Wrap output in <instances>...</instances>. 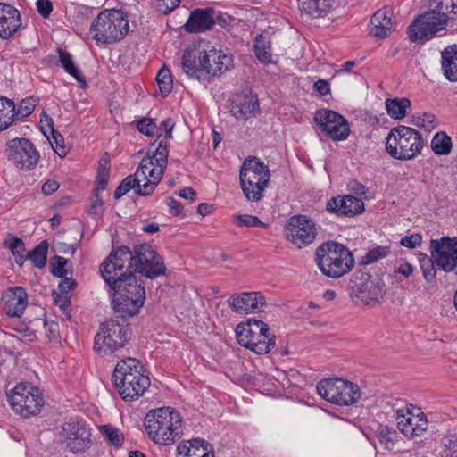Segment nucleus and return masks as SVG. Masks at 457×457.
Here are the masks:
<instances>
[{
	"instance_id": "1",
	"label": "nucleus",
	"mask_w": 457,
	"mask_h": 457,
	"mask_svg": "<svg viewBox=\"0 0 457 457\" xmlns=\"http://www.w3.org/2000/svg\"><path fill=\"white\" fill-rule=\"evenodd\" d=\"M112 293V308L122 318L138 313L145 300L144 281L135 273L120 275L118 279L106 283Z\"/></svg>"
},
{
	"instance_id": "2",
	"label": "nucleus",
	"mask_w": 457,
	"mask_h": 457,
	"mask_svg": "<svg viewBox=\"0 0 457 457\" xmlns=\"http://www.w3.org/2000/svg\"><path fill=\"white\" fill-rule=\"evenodd\" d=\"M181 65L187 76L199 81H209L232 66V57L214 47L200 51L197 56L193 51L187 50L182 55Z\"/></svg>"
},
{
	"instance_id": "3",
	"label": "nucleus",
	"mask_w": 457,
	"mask_h": 457,
	"mask_svg": "<svg viewBox=\"0 0 457 457\" xmlns=\"http://www.w3.org/2000/svg\"><path fill=\"white\" fill-rule=\"evenodd\" d=\"M149 437L162 445H170L182 436V418L172 407H162L147 412L144 421Z\"/></svg>"
},
{
	"instance_id": "4",
	"label": "nucleus",
	"mask_w": 457,
	"mask_h": 457,
	"mask_svg": "<svg viewBox=\"0 0 457 457\" xmlns=\"http://www.w3.org/2000/svg\"><path fill=\"white\" fill-rule=\"evenodd\" d=\"M161 136L162 134L149 146L147 156L141 160L139 166L134 173L135 177L142 184L137 190L138 195L148 196L154 193L167 166L169 152L166 144L163 140H161L155 147V143L160 139Z\"/></svg>"
},
{
	"instance_id": "5",
	"label": "nucleus",
	"mask_w": 457,
	"mask_h": 457,
	"mask_svg": "<svg viewBox=\"0 0 457 457\" xmlns=\"http://www.w3.org/2000/svg\"><path fill=\"white\" fill-rule=\"evenodd\" d=\"M112 379L120 395L126 401H133L142 395L150 386L144 367L136 358H126L119 361L114 369Z\"/></svg>"
},
{
	"instance_id": "6",
	"label": "nucleus",
	"mask_w": 457,
	"mask_h": 457,
	"mask_svg": "<svg viewBox=\"0 0 457 457\" xmlns=\"http://www.w3.org/2000/svg\"><path fill=\"white\" fill-rule=\"evenodd\" d=\"M315 262L323 275L339 278L349 273L355 263L349 249L336 241L322 243L315 251Z\"/></svg>"
},
{
	"instance_id": "7",
	"label": "nucleus",
	"mask_w": 457,
	"mask_h": 457,
	"mask_svg": "<svg viewBox=\"0 0 457 457\" xmlns=\"http://www.w3.org/2000/svg\"><path fill=\"white\" fill-rule=\"evenodd\" d=\"M424 146L421 134L407 126L390 129L386 139V151L394 159L409 161L420 154Z\"/></svg>"
},
{
	"instance_id": "8",
	"label": "nucleus",
	"mask_w": 457,
	"mask_h": 457,
	"mask_svg": "<svg viewBox=\"0 0 457 457\" xmlns=\"http://www.w3.org/2000/svg\"><path fill=\"white\" fill-rule=\"evenodd\" d=\"M112 318L99 327L95 337L94 350L102 355H109L122 348L131 337V328L125 318Z\"/></svg>"
},
{
	"instance_id": "9",
	"label": "nucleus",
	"mask_w": 457,
	"mask_h": 457,
	"mask_svg": "<svg viewBox=\"0 0 457 457\" xmlns=\"http://www.w3.org/2000/svg\"><path fill=\"white\" fill-rule=\"evenodd\" d=\"M93 38L103 44H113L122 40L129 31V21L120 10L101 12L90 28Z\"/></svg>"
},
{
	"instance_id": "10",
	"label": "nucleus",
	"mask_w": 457,
	"mask_h": 457,
	"mask_svg": "<svg viewBox=\"0 0 457 457\" xmlns=\"http://www.w3.org/2000/svg\"><path fill=\"white\" fill-rule=\"evenodd\" d=\"M270 178L268 166L257 157H247L240 169V186L247 200L260 201Z\"/></svg>"
},
{
	"instance_id": "11",
	"label": "nucleus",
	"mask_w": 457,
	"mask_h": 457,
	"mask_svg": "<svg viewBox=\"0 0 457 457\" xmlns=\"http://www.w3.org/2000/svg\"><path fill=\"white\" fill-rule=\"evenodd\" d=\"M239 345L257 354L268 353L275 346V337L270 336L269 326L259 320H248L236 328Z\"/></svg>"
},
{
	"instance_id": "12",
	"label": "nucleus",
	"mask_w": 457,
	"mask_h": 457,
	"mask_svg": "<svg viewBox=\"0 0 457 457\" xmlns=\"http://www.w3.org/2000/svg\"><path fill=\"white\" fill-rule=\"evenodd\" d=\"M7 397L13 411L23 418L37 415L44 405L39 389L28 383L18 384Z\"/></svg>"
},
{
	"instance_id": "13",
	"label": "nucleus",
	"mask_w": 457,
	"mask_h": 457,
	"mask_svg": "<svg viewBox=\"0 0 457 457\" xmlns=\"http://www.w3.org/2000/svg\"><path fill=\"white\" fill-rule=\"evenodd\" d=\"M350 285L351 296L359 298L368 306L377 304L386 293L385 285L378 275L373 276L361 270L353 274Z\"/></svg>"
},
{
	"instance_id": "14",
	"label": "nucleus",
	"mask_w": 457,
	"mask_h": 457,
	"mask_svg": "<svg viewBox=\"0 0 457 457\" xmlns=\"http://www.w3.org/2000/svg\"><path fill=\"white\" fill-rule=\"evenodd\" d=\"M316 389L323 399L337 405H350L360 398L358 386L342 378L321 380Z\"/></svg>"
},
{
	"instance_id": "15",
	"label": "nucleus",
	"mask_w": 457,
	"mask_h": 457,
	"mask_svg": "<svg viewBox=\"0 0 457 457\" xmlns=\"http://www.w3.org/2000/svg\"><path fill=\"white\" fill-rule=\"evenodd\" d=\"M438 12L436 6L424 14L420 15L408 29L409 37L412 42H422L435 36L445 28L448 12Z\"/></svg>"
},
{
	"instance_id": "16",
	"label": "nucleus",
	"mask_w": 457,
	"mask_h": 457,
	"mask_svg": "<svg viewBox=\"0 0 457 457\" xmlns=\"http://www.w3.org/2000/svg\"><path fill=\"white\" fill-rule=\"evenodd\" d=\"M133 256L134 273H140L150 279L165 275L166 266L162 257L151 245H136L133 249Z\"/></svg>"
},
{
	"instance_id": "17",
	"label": "nucleus",
	"mask_w": 457,
	"mask_h": 457,
	"mask_svg": "<svg viewBox=\"0 0 457 457\" xmlns=\"http://www.w3.org/2000/svg\"><path fill=\"white\" fill-rule=\"evenodd\" d=\"M133 260V251L128 246L112 249L99 268L104 281L110 283L121 274L134 273Z\"/></svg>"
},
{
	"instance_id": "18",
	"label": "nucleus",
	"mask_w": 457,
	"mask_h": 457,
	"mask_svg": "<svg viewBox=\"0 0 457 457\" xmlns=\"http://www.w3.org/2000/svg\"><path fill=\"white\" fill-rule=\"evenodd\" d=\"M7 159L21 170H33L38 163L39 154L30 140L13 138L6 143Z\"/></svg>"
},
{
	"instance_id": "19",
	"label": "nucleus",
	"mask_w": 457,
	"mask_h": 457,
	"mask_svg": "<svg viewBox=\"0 0 457 457\" xmlns=\"http://www.w3.org/2000/svg\"><path fill=\"white\" fill-rule=\"evenodd\" d=\"M313 119L320 130L334 141L344 140L350 134L347 120L337 112L321 109L315 112Z\"/></svg>"
},
{
	"instance_id": "20",
	"label": "nucleus",
	"mask_w": 457,
	"mask_h": 457,
	"mask_svg": "<svg viewBox=\"0 0 457 457\" xmlns=\"http://www.w3.org/2000/svg\"><path fill=\"white\" fill-rule=\"evenodd\" d=\"M285 235L287 240L301 248L314 241L317 231L312 220L305 215H295L286 223Z\"/></svg>"
},
{
	"instance_id": "21",
	"label": "nucleus",
	"mask_w": 457,
	"mask_h": 457,
	"mask_svg": "<svg viewBox=\"0 0 457 457\" xmlns=\"http://www.w3.org/2000/svg\"><path fill=\"white\" fill-rule=\"evenodd\" d=\"M430 253L438 269L450 272L457 265V237H443L431 239Z\"/></svg>"
},
{
	"instance_id": "22",
	"label": "nucleus",
	"mask_w": 457,
	"mask_h": 457,
	"mask_svg": "<svg viewBox=\"0 0 457 457\" xmlns=\"http://www.w3.org/2000/svg\"><path fill=\"white\" fill-rule=\"evenodd\" d=\"M60 436L62 443L74 453L84 452L90 445V432L84 422H66Z\"/></svg>"
},
{
	"instance_id": "23",
	"label": "nucleus",
	"mask_w": 457,
	"mask_h": 457,
	"mask_svg": "<svg viewBox=\"0 0 457 457\" xmlns=\"http://www.w3.org/2000/svg\"><path fill=\"white\" fill-rule=\"evenodd\" d=\"M3 311L9 317H21L28 305V294L21 287H8L2 295Z\"/></svg>"
},
{
	"instance_id": "24",
	"label": "nucleus",
	"mask_w": 457,
	"mask_h": 457,
	"mask_svg": "<svg viewBox=\"0 0 457 457\" xmlns=\"http://www.w3.org/2000/svg\"><path fill=\"white\" fill-rule=\"evenodd\" d=\"M326 210L338 216L353 217L363 212L364 203L353 195H338L327 202Z\"/></svg>"
},
{
	"instance_id": "25",
	"label": "nucleus",
	"mask_w": 457,
	"mask_h": 457,
	"mask_svg": "<svg viewBox=\"0 0 457 457\" xmlns=\"http://www.w3.org/2000/svg\"><path fill=\"white\" fill-rule=\"evenodd\" d=\"M228 303L237 313H248L260 310L265 304V297L261 292H245L231 295Z\"/></svg>"
},
{
	"instance_id": "26",
	"label": "nucleus",
	"mask_w": 457,
	"mask_h": 457,
	"mask_svg": "<svg viewBox=\"0 0 457 457\" xmlns=\"http://www.w3.org/2000/svg\"><path fill=\"white\" fill-rule=\"evenodd\" d=\"M259 111V101L251 93L238 95L230 103V112L237 120L245 121L256 115Z\"/></svg>"
},
{
	"instance_id": "27",
	"label": "nucleus",
	"mask_w": 457,
	"mask_h": 457,
	"mask_svg": "<svg viewBox=\"0 0 457 457\" xmlns=\"http://www.w3.org/2000/svg\"><path fill=\"white\" fill-rule=\"evenodd\" d=\"M20 12L12 5L0 2V37L11 38L21 28Z\"/></svg>"
},
{
	"instance_id": "28",
	"label": "nucleus",
	"mask_w": 457,
	"mask_h": 457,
	"mask_svg": "<svg viewBox=\"0 0 457 457\" xmlns=\"http://www.w3.org/2000/svg\"><path fill=\"white\" fill-rule=\"evenodd\" d=\"M215 24V10L212 7L195 9L190 12L184 29L189 33H199L211 29Z\"/></svg>"
},
{
	"instance_id": "29",
	"label": "nucleus",
	"mask_w": 457,
	"mask_h": 457,
	"mask_svg": "<svg viewBox=\"0 0 457 457\" xmlns=\"http://www.w3.org/2000/svg\"><path fill=\"white\" fill-rule=\"evenodd\" d=\"M393 13L386 8L378 10L370 19V32L377 37H386L395 29Z\"/></svg>"
},
{
	"instance_id": "30",
	"label": "nucleus",
	"mask_w": 457,
	"mask_h": 457,
	"mask_svg": "<svg viewBox=\"0 0 457 457\" xmlns=\"http://www.w3.org/2000/svg\"><path fill=\"white\" fill-rule=\"evenodd\" d=\"M187 444H179L177 447L179 455L183 457H214L212 446L203 439L195 438Z\"/></svg>"
},
{
	"instance_id": "31",
	"label": "nucleus",
	"mask_w": 457,
	"mask_h": 457,
	"mask_svg": "<svg viewBox=\"0 0 457 457\" xmlns=\"http://www.w3.org/2000/svg\"><path fill=\"white\" fill-rule=\"evenodd\" d=\"M441 66L445 77L451 82H457V45L445 47L441 52Z\"/></svg>"
},
{
	"instance_id": "32",
	"label": "nucleus",
	"mask_w": 457,
	"mask_h": 457,
	"mask_svg": "<svg viewBox=\"0 0 457 457\" xmlns=\"http://www.w3.org/2000/svg\"><path fill=\"white\" fill-rule=\"evenodd\" d=\"M335 0H298L301 12L312 18H320L327 15Z\"/></svg>"
},
{
	"instance_id": "33",
	"label": "nucleus",
	"mask_w": 457,
	"mask_h": 457,
	"mask_svg": "<svg viewBox=\"0 0 457 457\" xmlns=\"http://www.w3.org/2000/svg\"><path fill=\"white\" fill-rule=\"evenodd\" d=\"M398 422L400 429L407 436H420L428 428V420L425 418L424 413H420L417 416H411L405 418Z\"/></svg>"
},
{
	"instance_id": "34",
	"label": "nucleus",
	"mask_w": 457,
	"mask_h": 457,
	"mask_svg": "<svg viewBox=\"0 0 457 457\" xmlns=\"http://www.w3.org/2000/svg\"><path fill=\"white\" fill-rule=\"evenodd\" d=\"M57 53L59 54V62L65 71L74 77L83 87H86L87 82L79 70L75 66L71 54L61 48H57Z\"/></svg>"
},
{
	"instance_id": "35",
	"label": "nucleus",
	"mask_w": 457,
	"mask_h": 457,
	"mask_svg": "<svg viewBox=\"0 0 457 457\" xmlns=\"http://www.w3.org/2000/svg\"><path fill=\"white\" fill-rule=\"evenodd\" d=\"M253 51L257 59L262 63L271 62V46L269 37L259 34L255 37Z\"/></svg>"
},
{
	"instance_id": "36",
	"label": "nucleus",
	"mask_w": 457,
	"mask_h": 457,
	"mask_svg": "<svg viewBox=\"0 0 457 457\" xmlns=\"http://www.w3.org/2000/svg\"><path fill=\"white\" fill-rule=\"evenodd\" d=\"M15 104L6 97H0V131L6 129L14 120Z\"/></svg>"
},
{
	"instance_id": "37",
	"label": "nucleus",
	"mask_w": 457,
	"mask_h": 457,
	"mask_svg": "<svg viewBox=\"0 0 457 457\" xmlns=\"http://www.w3.org/2000/svg\"><path fill=\"white\" fill-rule=\"evenodd\" d=\"M3 245L8 248L15 256V262L19 266H22L26 255H24L25 245L21 238L8 234L7 238L3 242Z\"/></svg>"
},
{
	"instance_id": "38",
	"label": "nucleus",
	"mask_w": 457,
	"mask_h": 457,
	"mask_svg": "<svg viewBox=\"0 0 457 457\" xmlns=\"http://www.w3.org/2000/svg\"><path fill=\"white\" fill-rule=\"evenodd\" d=\"M386 108L390 117L394 119H403L406 114V109L411 105L407 98H394L386 100Z\"/></svg>"
},
{
	"instance_id": "39",
	"label": "nucleus",
	"mask_w": 457,
	"mask_h": 457,
	"mask_svg": "<svg viewBox=\"0 0 457 457\" xmlns=\"http://www.w3.org/2000/svg\"><path fill=\"white\" fill-rule=\"evenodd\" d=\"M374 433L378 443L384 446V448L388 450L393 449L397 438V432L395 429L379 424Z\"/></svg>"
},
{
	"instance_id": "40",
	"label": "nucleus",
	"mask_w": 457,
	"mask_h": 457,
	"mask_svg": "<svg viewBox=\"0 0 457 457\" xmlns=\"http://www.w3.org/2000/svg\"><path fill=\"white\" fill-rule=\"evenodd\" d=\"M48 250V243L46 240L41 241L32 251L26 254V259L32 262L35 267L42 269L46 266Z\"/></svg>"
},
{
	"instance_id": "41",
	"label": "nucleus",
	"mask_w": 457,
	"mask_h": 457,
	"mask_svg": "<svg viewBox=\"0 0 457 457\" xmlns=\"http://www.w3.org/2000/svg\"><path fill=\"white\" fill-rule=\"evenodd\" d=\"M431 148L436 154H447L452 148V140L445 132L436 133L432 141Z\"/></svg>"
},
{
	"instance_id": "42",
	"label": "nucleus",
	"mask_w": 457,
	"mask_h": 457,
	"mask_svg": "<svg viewBox=\"0 0 457 457\" xmlns=\"http://www.w3.org/2000/svg\"><path fill=\"white\" fill-rule=\"evenodd\" d=\"M156 82L162 96H167L173 88L170 71L167 67L160 69L156 75Z\"/></svg>"
},
{
	"instance_id": "43",
	"label": "nucleus",
	"mask_w": 457,
	"mask_h": 457,
	"mask_svg": "<svg viewBox=\"0 0 457 457\" xmlns=\"http://www.w3.org/2000/svg\"><path fill=\"white\" fill-rule=\"evenodd\" d=\"M140 186H142V184L137 180L134 174L129 175L124 178L120 184L116 187L113 196L115 199H120L130 189H134L135 193L137 195V190Z\"/></svg>"
},
{
	"instance_id": "44",
	"label": "nucleus",
	"mask_w": 457,
	"mask_h": 457,
	"mask_svg": "<svg viewBox=\"0 0 457 457\" xmlns=\"http://www.w3.org/2000/svg\"><path fill=\"white\" fill-rule=\"evenodd\" d=\"M420 265L422 270L423 277L428 283H433L436 278V262L434 258L428 256L427 254H421L420 257Z\"/></svg>"
},
{
	"instance_id": "45",
	"label": "nucleus",
	"mask_w": 457,
	"mask_h": 457,
	"mask_svg": "<svg viewBox=\"0 0 457 457\" xmlns=\"http://www.w3.org/2000/svg\"><path fill=\"white\" fill-rule=\"evenodd\" d=\"M100 430L112 445L116 447L121 446L124 437L118 428H113L111 425H104L100 428Z\"/></svg>"
},
{
	"instance_id": "46",
	"label": "nucleus",
	"mask_w": 457,
	"mask_h": 457,
	"mask_svg": "<svg viewBox=\"0 0 457 457\" xmlns=\"http://www.w3.org/2000/svg\"><path fill=\"white\" fill-rule=\"evenodd\" d=\"M443 457H457V435H448L443 438Z\"/></svg>"
},
{
	"instance_id": "47",
	"label": "nucleus",
	"mask_w": 457,
	"mask_h": 457,
	"mask_svg": "<svg viewBox=\"0 0 457 457\" xmlns=\"http://www.w3.org/2000/svg\"><path fill=\"white\" fill-rule=\"evenodd\" d=\"M233 218L236 220L237 226L240 227H267V224L263 223L258 219V217L253 215H235Z\"/></svg>"
},
{
	"instance_id": "48",
	"label": "nucleus",
	"mask_w": 457,
	"mask_h": 457,
	"mask_svg": "<svg viewBox=\"0 0 457 457\" xmlns=\"http://www.w3.org/2000/svg\"><path fill=\"white\" fill-rule=\"evenodd\" d=\"M88 213L93 216H100L104 212V202L99 196V191L94 189V194L89 199Z\"/></svg>"
},
{
	"instance_id": "49",
	"label": "nucleus",
	"mask_w": 457,
	"mask_h": 457,
	"mask_svg": "<svg viewBox=\"0 0 457 457\" xmlns=\"http://www.w3.org/2000/svg\"><path fill=\"white\" fill-rule=\"evenodd\" d=\"M49 133L52 136V138H50V139L52 140L53 144L54 143L56 145V148H54V151L59 155H65L66 150H65V145H64V138L60 134V132L55 130L54 127L52 126L51 123H49ZM52 146L54 147V145Z\"/></svg>"
},
{
	"instance_id": "50",
	"label": "nucleus",
	"mask_w": 457,
	"mask_h": 457,
	"mask_svg": "<svg viewBox=\"0 0 457 457\" xmlns=\"http://www.w3.org/2000/svg\"><path fill=\"white\" fill-rule=\"evenodd\" d=\"M37 102V101L34 97L22 99L20 103L19 110L15 112V117L21 115L24 118L30 115L34 111Z\"/></svg>"
},
{
	"instance_id": "51",
	"label": "nucleus",
	"mask_w": 457,
	"mask_h": 457,
	"mask_svg": "<svg viewBox=\"0 0 457 457\" xmlns=\"http://www.w3.org/2000/svg\"><path fill=\"white\" fill-rule=\"evenodd\" d=\"M67 259L62 256H55L54 262L52 264V273L55 277L64 278L68 274V270L65 269L67 264Z\"/></svg>"
},
{
	"instance_id": "52",
	"label": "nucleus",
	"mask_w": 457,
	"mask_h": 457,
	"mask_svg": "<svg viewBox=\"0 0 457 457\" xmlns=\"http://www.w3.org/2000/svg\"><path fill=\"white\" fill-rule=\"evenodd\" d=\"M387 254V249L386 247L382 246H377L371 250H370L365 257H364V263H373L377 261H378L381 258L386 257Z\"/></svg>"
},
{
	"instance_id": "53",
	"label": "nucleus",
	"mask_w": 457,
	"mask_h": 457,
	"mask_svg": "<svg viewBox=\"0 0 457 457\" xmlns=\"http://www.w3.org/2000/svg\"><path fill=\"white\" fill-rule=\"evenodd\" d=\"M137 128L142 134L151 137L154 135L156 124L152 119L143 118L137 122Z\"/></svg>"
},
{
	"instance_id": "54",
	"label": "nucleus",
	"mask_w": 457,
	"mask_h": 457,
	"mask_svg": "<svg viewBox=\"0 0 457 457\" xmlns=\"http://www.w3.org/2000/svg\"><path fill=\"white\" fill-rule=\"evenodd\" d=\"M53 297L54 303L59 306V308L62 311L64 314H67L70 318L71 316L67 313V310L69 305L71 304V295L62 293H53Z\"/></svg>"
},
{
	"instance_id": "55",
	"label": "nucleus",
	"mask_w": 457,
	"mask_h": 457,
	"mask_svg": "<svg viewBox=\"0 0 457 457\" xmlns=\"http://www.w3.org/2000/svg\"><path fill=\"white\" fill-rule=\"evenodd\" d=\"M109 176H110V172L107 168L99 167L98 171H97V177H96L97 185L95 187V189H96V191H103L106 188L107 184H108Z\"/></svg>"
},
{
	"instance_id": "56",
	"label": "nucleus",
	"mask_w": 457,
	"mask_h": 457,
	"mask_svg": "<svg viewBox=\"0 0 457 457\" xmlns=\"http://www.w3.org/2000/svg\"><path fill=\"white\" fill-rule=\"evenodd\" d=\"M438 12L457 14V0H436Z\"/></svg>"
},
{
	"instance_id": "57",
	"label": "nucleus",
	"mask_w": 457,
	"mask_h": 457,
	"mask_svg": "<svg viewBox=\"0 0 457 457\" xmlns=\"http://www.w3.org/2000/svg\"><path fill=\"white\" fill-rule=\"evenodd\" d=\"M62 278V280L58 285L59 291L62 294L69 295L70 292L75 288L77 283L73 278H68L67 276Z\"/></svg>"
},
{
	"instance_id": "58",
	"label": "nucleus",
	"mask_w": 457,
	"mask_h": 457,
	"mask_svg": "<svg viewBox=\"0 0 457 457\" xmlns=\"http://www.w3.org/2000/svg\"><path fill=\"white\" fill-rule=\"evenodd\" d=\"M37 9L43 18H48L53 11V4L49 0H37Z\"/></svg>"
},
{
	"instance_id": "59",
	"label": "nucleus",
	"mask_w": 457,
	"mask_h": 457,
	"mask_svg": "<svg viewBox=\"0 0 457 457\" xmlns=\"http://www.w3.org/2000/svg\"><path fill=\"white\" fill-rule=\"evenodd\" d=\"M421 243V236L419 234H412L405 236L401 239V245L408 248H415Z\"/></svg>"
},
{
	"instance_id": "60",
	"label": "nucleus",
	"mask_w": 457,
	"mask_h": 457,
	"mask_svg": "<svg viewBox=\"0 0 457 457\" xmlns=\"http://www.w3.org/2000/svg\"><path fill=\"white\" fill-rule=\"evenodd\" d=\"M347 188L349 192L357 195H362L366 193L365 186L356 179H351L347 183Z\"/></svg>"
},
{
	"instance_id": "61",
	"label": "nucleus",
	"mask_w": 457,
	"mask_h": 457,
	"mask_svg": "<svg viewBox=\"0 0 457 457\" xmlns=\"http://www.w3.org/2000/svg\"><path fill=\"white\" fill-rule=\"evenodd\" d=\"M173 127H174V122L172 121L171 119H167V120L162 121V123L159 127L160 131L163 130L165 132V137H164V138H162V140H163V142L166 145H167V141H166L167 138L171 137ZM160 141H161V139L159 140V142Z\"/></svg>"
},
{
	"instance_id": "62",
	"label": "nucleus",
	"mask_w": 457,
	"mask_h": 457,
	"mask_svg": "<svg viewBox=\"0 0 457 457\" xmlns=\"http://www.w3.org/2000/svg\"><path fill=\"white\" fill-rule=\"evenodd\" d=\"M166 204L170 208V212L173 215H179L182 213L181 203L172 197H167Z\"/></svg>"
},
{
	"instance_id": "63",
	"label": "nucleus",
	"mask_w": 457,
	"mask_h": 457,
	"mask_svg": "<svg viewBox=\"0 0 457 457\" xmlns=\"http://www.w3.org/2000/svg\"><path fill=\"white\" fill-rule=\"evenodd\" d=\"M59 188V183L54 179L46 180L42 186V193L50 195Z\"/></svg>"
},
{
	"instance_id": "64",
	"label": "nucleus",
	"mask_w": 457,
	"mask_h": 457,
	"mask_svg": "<svg viewBox=\"0 0 457 457\" xmlns=\"http://www.w3.org/2000/svg\"><path fill=\"white\" fill-rule=\"evenodd\" d=\"M396 271L405 278H408L413 272V267L407 262L403 261L399 263Z\"/></svg>"
}]
</instances>
